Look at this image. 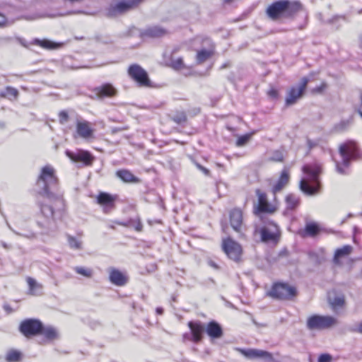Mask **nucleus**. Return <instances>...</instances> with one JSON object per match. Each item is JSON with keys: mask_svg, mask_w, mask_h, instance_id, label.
I'll return each mask as SVG.
<instances>
[{"mask_svg": "<svg viewBox=\"0 0 362 362\" xmlns=\"http://www.w3.org/2000/svg\"><path fill=\"white\" fill-rule=\"evenodd\" d=\"M270 162L283 163L284 161V156L281 151L275 150L272 153V156L268 159Z\"/></svg>", "mask_w": 362, "mask_h": 362, "instance_id": "58836bf2", "label": "nucleus"}, {"mask_svg": "<svg viewBox=\"0 0 362 362\" xmlns=\"http://www.w3.org/2000/svg\"><path fill=\"white\" fill-rule=\"evenodd\" d=\"M171 120L177 124L187 122V117L185 111H176L171 117Z\"/></svg>", "mask_w": 362, "mask_h": 362, "instance_id": "f704fd0d", "label": "nucleus"}, {"mask_svg": "<svg viewBox=\"0 0 362 362\" xmlns=\"http://www.w3.org/2000/svg\"><path fill=\"white\" fill-rule=\"evenodd\" d=\"M169 66L177 71L182 70L185 68V65L182 57L172 59Z\"/></svg>", "mask_w": 362, "mask_h": 362, "instance_id": "4c0bfd02", "label": "nucleus"}, {"mask_svg": "<svg viewBox=\"0 0 362 362\" xmlns=\"http://www.w3.org/2000/svg\"><path fill=\"white\" fill-rule=\"evenodd\" d=\"M354 331L362 334V321L358 324L357 329Z\"/></svg>", "mask_w": 362, "mask_h": 362, "instance_id": "3c124183", "label": "nucleus"}, {"mask_svg": "<svg viewBox=\"0 0 362 362\" xmlns=\"http://www.w3.org/2000/svg\"><path fill=\"white\" fill-rule=\"evenodd\" d=\"M110 281L117 286H123L128 281L127 276L116 268H110L109 270Z\"/></svg>", "mask_w": 362, "mask_h": 362, "instance_id": "4be33fe9", "label": "nucleus"}, {"mask_svg": "<svg viewBox=\"0 0 362 362\" xmlns=\"http://www.w3.org/2000/svg\"><path fill=\"white\" fill-rule=\"evenodd\" d=\"M332 356L329 354H322L317 358V362H332Z\"/></svg>", "mask_w": 362, "mask_h": 362, "instance_id": "c03bdc74", "label": "nucleus"}, {"mask_svg": "<svg viewBox=\"0 0 362 362\" xmlns=\"http://www.w3.org/2000/svg\"><path fill=\"white\" fill-rule=\"evenodd\" d=\"M23 353L17 349H9L5 356L6 362H21L23 359Z\"/></svg>", "mask_w": 362, "mask_h": 362, "instance_id": "7c9ffc66", "label": "nucleus"}, {"mask_svg": "<svg viewBox=\"0 0 362 362\" xmlns=\"http://www.w3.org/2000/svg\"><path fill=\"white\" fill-rule=\"evenodd\" d=\"M68 243L71 248L80 250L82 247V243L80 240H77L75 237L71 235L67 236Z\"/></svg>", "mask_w": 362, "mask_h": 362, "instance_id": "a19ab883", "label": "nucleus"}, {"mask_svg": "<svg viewBox=\"0 0 362 362\" xmlns=\"http://www.w3.org/2000/svg\"><path fill=\"white\" fill-rule=\"evenodd\" d=\"M132 9H134V7L127 0H123L111 4L108 8V13L110 16H117L125 13Z\"/></svg>", "mask_w": 362, "mask_h": 362, "instance_id": "412c9836", "label": "nucleus"}, {"mask_svg": "<svg viewBox=\"0 0 362 362\" xmlns=\"http://www.w3.org/2000/svg\"><path fill=\"white\" fill-rule=\"evenodd\" d=\"M127 74L140 87L152 86L148 72L138 64H130L127 69Z\"/></svg>", "mask_w": 362, "mask_h": 362, "instance_id": "f8f14e48", "label": "nucleus"}, {"mask_svg": "<svg viewBox=\"0 0 362 362\" xmlns=\"http://www.w3.org/2000/svg\"><path fill=\"white\" fill-rule=\"evenodd\" d=\"M76 133L77 136L85 140L93 139L95 138V129L92 124L87 120L81 119L76 122Z\"/></svg>", "mask_w": 362, "mask_h": 362, "instance_id": "2eb2a0df", "label": "nucleus"}, {"mask_svg": "<svg viewBox=\"0 0 362 362\" xmlns=\"http://www.w3.org/2000/svg\"><path fill=\"white\" fill-rule=\"evenodd\" d=\"M19 332L27 339L42 336L47 341H54L59 337L57 329L51 325L45 326L37 318H27L22 320L18 327Z\"/></svg>", "mask_w": 362, "mask_h": 362, "instance_id": "f03ea898", "label": "nucleus"}, {"mask_svg": "<svg viewBox=\"0 0 362 362\" xmlns=\"http://www.w3.org/2000/svg\"><path fill=\"white\" fill-rule=\"evenodd\" d=\"M290 180V175L288 169H284L280 174V176L272 188V192L274 196L281 192L288 184Z\"/></svg>", "mask_w": 362, "mask_h": 362, "instance_id": "5701e85b", "label": "nucleus"}, {"mask_svg": "<svg viewBox=\"0 0 362 362\" xmlns=\"http://www.w3.org/2000/svg\"><path fill=\"white\" fill-rule=\"evenodd\" d=\"M228 222L232 229L240 238L245 236V233L247 230V226L245 222L244 213L241 208L234 207L229 210Z\"/></svg>", "mask_w": 362, "mask_h": 362, "instance_id": "9d476101", "label": "nucleus"}, {"mask_svg": "<svg viewBox=\"0 0 362 362\" xmlns=\"http://www.w3.org/2000/svg\"><path fill=\"white\" fill-rule=\"evenodd\" d=\"M353 247L349 245H344L340 248H337L335 250L333 262L335 264L341 265L342 264L341 260L347 258L352 252Z\"/></svg>", "mask_w": 362, "mask_h": 362, "instance_id": "bb28decb", "label": "nucleus"}, {"mask_svg": "<svg viewBox=\"0 0 362 362\" xmlns=\"http://www.w3.org/2000/svg\"><path fill=\"white\" fill-rule=\"evenodd\" d=\"M117 224L127 228L132 227L136 232H141L143 230V223L139 216L136 218H130L125 222H117Z\"/></svg>", "mask_w": 362, "mask_h": 362, "instance_id": "c756f323", "label": "nucleus"}, {"mask_svg": "<svg viewBox=\"0 0 362 362\" xmlns=\"http://www.w3.org/2000/svg\"><path fill=\"white\" fill-rule=\"evenodd\" d=\"M302 171L305 176L299 182V188L301 192L308 196L320 193L321 189L320 180V175L322 173L321 165L316 163H308L303 166Z\"/></svg>", "mask_w": 362, "mask_h": 362, "instance_id": "20e7f679", "label": "nucleus"}, {"mask_svg": "<svg viewBox=\"0 0 362 362\" xmlns=\"http://www.w3.org/2000/svg\"><path fill=\"white\" fill-rule=\"evenodd\" d=\"M168 33L167 30L158 25L150 27L145 30V35L152 38L162 37Z\"/></svg>", "mask_w": 362, "mask_h": 362, "instance_id": "c85d7f7f", "label": "nucleus"}, {"mask_svg": "<svg viewBox=\"0 0 362 362\" xmlns=\"http://www.w3.org/2000/svg\"><path fill=\"white\" fill-rule=\"evenodd\" d=\"M216 46L214 43L209 45V47L197 50L196 54L197 64H202L206 60L211 58L215 54Z\"/></svg>", "mask_w": 362, "mask_h": 362, "instance_id": "a878e982", "label": "nucleus"}, {"mask_svg": "<svg viewBox=\"0 0 362 362\" xmlns=\"http://www.w3.org/2000/svg\"><path fill=\"white\" fill-rule=\"evenodd\" d=\"M339 153L342 158L341 163L336 162V170L338 173L344 175L345 169L348 168L351 160L359 157V149L356 141L348 140L339 146Z\"/></svg>", "mask_w": 362, "mask_h": 362, "instance_id": "39448f33", "label": "nucleus"}, {"mask_svg": "<svg viewBox=\"0 0 362 362\" xmlns=\"http://www.w3.org/2000/svg\"><path fill=\"white\" fill-rule=\"evenodd\" d=\"M328 88V84L325 81H322L319 86L312 88L310 93L312 95H320L323 94Z\"/></svg>", "mask_w": 362, "mask_h": 362, "instance_id": "ea45409f", "label": "nucleus"}, {"mask_svg": "<svg viewBox=\"0 0 362 362\" xmlns=\"http://www.w3.org/2000/svg\"><path fill=\"white\" fill-rule=\"evenodd\" d=\"M360 100H361V105L358 110V112L359 115L362 117V93L360 94Z\"/></svg>", "mask_w": 362, "mask_h": 362, "instance_id": "09e8293b", "label": "nucleus"}, {"mask_svg": "<svg viewBox=\"0 0 362 362\" xmlns=\"http://www.w3.org/2000/svg\"><path fill=\"white\" fill-rule=\"evenodd\" d=\"M116 175L124 182L139 183V178L136 177L130 170L127 169L119 170L116 172Z\"/></svg>", "mask_w": 362, "mask_h": 362, "instance_id": "cd10ccee", "label": "nucleus"}, {"mask_svg": "<svg viewBox=\"0 0 362 362\" xmlns=\"http://www.w3.org/2000/svg\"><path fill=\"white\" fill-rule=\"evenodd\" d=\"M187 327L189 329L190 334H184L183 338L194 344L200 343L205 332V325L200 320H191L187 322Z\"/></svg>", "mask_w": 362, "mask_h": 362, "instance_id": "4468645a", "label": "nucleus"}, {"mask_svg": "<svg viewBox=\"0 0 362 362\" xmlns=\"http://www.w3.org/2000/svg\"><path fill=\"white\" fill-rule=\"evenodd\" d=\"M197 168H198L199 170H202V171L205 175H209V170L207 168H206L203 167V166H202V165H201L200 164H197Z\"/></svg>", "mask_w": 362, "mask_h": 362, "instance_id": "49530a36", "label": "nucleus"}, {"mask_svg": "<svg viewBox=\"0 0 362 362\" xmlns=\"http://www.w3.org/2000/svg\"><path fill=\"white\" fill-rule=\"evenodd\" d=\"M205 332L211 339H219L223 335L221 326L214 320L209 322L205 325Z\"/></svg>", "mask_w": 362, "mask_h": 362, "instance_id": "393cba45", "label": "nucleus"}, {"mask_svg": "<svg viewBox=\"0 0 362 362\" xmlns=\"http://www.w3.org/2000/svg\"><path fill=\"white\" fill-rule=\"evenodd\" d=\"M211 265L212 267H214V268H216V269H218V265H216L215 263H211Z\"/></svg>", "mask_w": 362, "mask_h": 362, "instance_id": "603ef678", "label": "nucleus"}, {"mask_svg": "<svg viewBox=\"0 0 362 362\" xmlns=\"http://www.w3.org/2000/svg\"><path fill=\"white\" fill-rule=\"evenodd\" d=\"M254 134L255 132H252L240 136L235 141V145L238 147L245 146L249 142Z\"/></svg>", "mask_w": 362, "mask_h": 362, "instance_id": "e433bc0d", "label": "nucleus"}, {"mask_svg": "<svg viewBox=\"0 0 362 362\" xmlns=\"http://www.w3.org/2000/svg\"><path fill=\"white\" fill-rule=\"evenodd\" d=\"M58 184L59 180L54 168L49 165L44 166L37 179V185L42 189L39 194L47 198L46 202L39 204L40 213L45 218V223L39 222L42 227H44L45 224L50 220L54 219L56 212L64 213L66 210L64 199L51 192V187H57Z\"/></svg>", "mask_w": 362, "mask_h": 362, "instance_id": "f257e3e1", "label": "nucleus"}, {"mask_svg": "<svg viewBox=\"0 0 362 362\" xmlns=\"http://www.w3.org/2000/svg\"><path fill=\"white\" fill-rule=\"evenodd\" d=\"M26 282L28 285L29 293L31 295H37V292L42 288V285L37 283L35 279L28 276Z\"/></svg>", "mask_w": 362, "mask_h": 362, "instance_id": "72a5a7b5", "label": "nucleus"}, {"mask_svg": "<svg viewBox=\"0 0 362 362\" xmlns=\"http://www.w3.org/2000/svg\"><path fill=\"white\" fill-rule=\"evenodd\" d=\"M4 309L8 313H11L13 311L11 307L8 304L4 305Z\"/></svg>", "mask_w": 362, "mask_h": 362, "instance_id": "8fccbe9b", "label": "nucleus"}, {"mask_svg": "<svg viewBox=\"0 0 362 362\" xmlns=\"http://www.w3.org/2000/svg\"><path fill=\"white\" fill-rule=\"evenodd\" d=\"M255 194L257 201L253 207L254 214L259 215L265 214L272 215L278 211L279 204L275 196L273 202H269L267 193L260 189L255 190Z\"/></svg>", "mask_w": 362, "mask_h": 362, "instance_id": "6e6552de", "label": "nucleus"}, {"mask_svg": "<svg viewBox=\"0 0 362 362\" xmlns=\"http://www.w3.org/2000/svg\"><path fill=\"white\" fill-rule=\"evenodd\" d=\"M221 248L228 259L240 263L243 260L244 250L242 245L230 236L221 239Z\"/></svg>", "mask_w": 362, "mask_h": 362, "instance_id": "423d86ee", "label": "nucleus"}, {"mask_svg": "<svg viewBox=\"0 0 362 362\" xmlns=\"http://www.w3.org/2000/svg\"><path fill=\"white\" fill-rule=\"evenodd\" d=\"M66 156L75 163L81 162L86 166H90L95 159L94 156L86 150L79 149L77 152L66 151Z\"/></svg>", "mask_w": 362, "mask_h": 362, "instance_id": "dca6fc26", "label": "nucleus"}, {"mask_svg": "<svg viewBox=\"0 0 362 362\" xmlns=\"http://www.w3.org/2000/svg\"><path fill=\"white\" fill-rule=\"evenodd\" d=\"M303 8L298 1L279 0L272 2L266 8L267 17L272 21L293 19Z\"/></svg>", "mask_w": 362, "mask_h": 362, "instance_id": "7ed1b4c3", "label": "nucleus"}, {"mask_svg": "<svg viewBox=\"0 0 362 362\" xmlns=\"http://www.w3.org/2000/svg\"><path fill=\"white\" fill-rule=\"evenodd\" d=\"M74 270L77 274H81V275L88 277V278L91 277L92 274H93L92 270L90 269H88V268L76 267H75Z\"/></svg>", "mask_w": 362, "mask_h": 362, "instance_id": "79ce46f5", "label": "nucleus"}, {"mask_svg": "<svg viewBox=\"0 0 362 362\" xmlns=\"http://www.w3.org/2000/svg\"><path fill=\"white\" fill-rule=\"evenodd\" d=\"M157 312L160 314H161L163 313V310L161 308H157Z\"/></svg>", "mask_w": 362, "mask_h": 362, "instance_id": "864d4df0", "label": "nucleus"}, {"mask_svg": "<svg viewBox=\"0 0 362 362\" xmlns=\"http://www.w3.org/2000/svg\"><path fill=\"white\" fill-rule=\"evenodd\" d=\"M255 234H259L262 242L266 243L277 244L281 239V230L279 226L274 221H268L260 228H255Z\"/></svg>", "mask_w": 362, "mask_h": 362, "instance_id": "1a4fd4ad", "label": "nucleus"}, {"mask_svg": "<svg viewBox=\"0 0 362 362\" xmlns=\"http://www.w3.org/2000/svg\"><path fill=\"white\" fill-rule=\"evenodd\" d=\"M59 122L61 124H66L69 119V115L66 110H61L58 113Z\"/></svg>", "mask_w": 362, "mask_h": 362, "instance_id": "37998d69", "label": "nucleus"}, {"mask_svg": "<svg viewBox=\"0 0 362 362\" xmlns=\"http://www.w3.org/2000/svg\"><path fill=\"white\" fill-rule=\"evenodd\" d=\"M92 91L100 99L114 98L118 94L117 88L110 83H103L101 86L95 87Z\"/></svg>", "mask_w": 362, "mask_h": 362, "instance_id": "6ab92c4d", "label": "nucleus"}, {"mask_svg": "<svg viewBox=\"0 0 362 362\" xmlns=\"http://www.w3.org/2000/svg\"><path fill=\"white\" fill-rule=\"evenodd\" d=\"M322 231L321 226L315 221L306 222L303 228L299 229L298 235L303 238H315Z\"/></svg>", "mask_w": 362, "mask_h": 362, "instance_id": "a211bd4d", "label": "nucleus"}, {"mask_svg": "<svg viewBox=\"0 0 362 362\" xmlns=\"http://www.w3.org/2000/svg\"><path fill=\"white\" fill-rule=\"evenodd\" d=\"M240 353L249 359L262 358L265 360L272 361L273 356L271 353L267 351L256 349H240Z\"/></svg>", "mask_w": 362, "mask_h": 362, "instance_id": "aec40b11", "label": "nucleus"}, {"mask_svg": "<svg viewBox=\"0 0 362 362\" xmlns=\"http://www.w3.org/2000/svg\"><path fill=\"white\" fill-rule=\"evenodd\" d=\"M338 323L337 320L330 315H313L307 319V327L310 330L328 329Z\"/></svg>", "mask_w": 362, "mask_h": 362, "instance_id": "9b49d317", "label": "nucleus"}, {"mask_svg": "<svg viewBox=\"0 0 362 362\" xmlns=\"http://www.w3.org/2000/svg\"><path fill=\"white\" fill-rule=\"evenodd\" d=\"M19 92L13 87L6 86L4 92L0 93V97L8 98L10 100H16L18 98Z\"/></svg>", "mask_w": 362, "mask_h": 362, "instance_id": "473e14b6", "label": "nucleus"}, {"mask_svg": "<svg viewBox=\"0 0 362 362\" xmlns=\"http://www.w3.org/2000/svg\"><path fill=\"white\" fill-rule=\"evenodd\" d=\"M309 81V78L304 76L300 79L298 86H293L288 90L285 98L286 106L296 104L303 96Z\"/></svg>", "mask_w": 362, "mask_h": 362, "instance_id": "ddd939ff", "label": "nucleus"}, {"mask_svg": "<svg viewBox=\"0 0 362 362\" xmlns=\"http://www.w3.org/2000/svg\"><path fill=\"white\" fill-rule=\"evenodd\" d=\"M6 23V17L0 13V26L5 25Z\"/></svg>", "mask_w": 362, "mask_h": 362, "instance_id": "de8ad7c7", "label": "nucleus"}, {"mask_svg": "<svg viewBox=\"0 0 362 362\" xmlns=\"http://www.w3.org/2000/svg\"><path fill=\"white\" fill-rule=\"evenodd\" d=\"M267 95L270 98H272V99H277L279 98V91L277 89H276L275 88H271L268 91H267Z\"/></svg>", "mask_w": 362, "mask_h": 362, "instance_id": "a18cd8bd", "label": "nucleus"}, {"mask_svg": "<svg viewBox=\"0 0 362 362\" xmlns=\"http://www.w3.org/2000/svg\"><path fill=\"white\" fill-rule=\"evenodd\" d=\"M35 44L45 49H54L57 47V44L48 40H35Z\"/></svg>", "mask_w": 362, "mask_h": 362, "instance_id": "c9c22d12", "label": "nucleus"}, {"mask_svg": "<svg viewBox=\"0 0 362 362\" xmlns=\"http://www.w3.org/2000/svg\"><path fill=\"white\" fill-rule=\"evenodd\" d=\"M117 199V194H110L103 192H100L96 197L97 204L103 208L105 213H109L115 209Z\"/></svg>", "mask_w": 362, "mask_h": 362, "instance_id": "f3484780", "label": "nucleus"}, {"mask_svg": "<svg viewBox=\"0 0 362 362\" xmlns=\"http://www.w3.org/2000/svg\"><path fill=\"white\" fill-rule=\"evenodd\" d=\"M298 293L296 286L282 281L274 282L267 293L271 298L280 300H292Z\"/></svg>", "mask_w": 362, "mask_h": 362, "instance_id": "0eeeda50", "label": "nucleus"}, {"mask_svg": "<svg viewBox=\"0 0 362 362\" xmlns=\"http://www.w3.org/2000/svg\"><path fill=\"white\" fill-rule=\"evenodd\" d=\"M285 214H288L296 211L301 203V199L299 196L289 193L285 196Z\"/></svg>", "mask_w": 362, "mask_h": 362, "instance_id": "b1692460", "label": "nucleus"}, {"mask_svg": "<svg viewBox=\"0 0 362 362\" xmlns=\"http://www.w3.org/2000/svg\"><path fill=\"white\" fill-rule=\"evenodd\" d=\"M328 300L332 309L334 312H336L338 308H342L345 305L344 296L343 295L337 296L333 298L329 296Z\"/></svg>", "mask_w": 362, "mask_h": 362, "instance_id": "2f4dec72", "label": "nucleus"}]
</instances>
